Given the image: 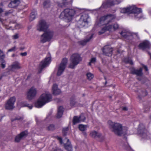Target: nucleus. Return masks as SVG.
<instances>
[{
	"label": "nucleus",
	"instance_id": "1",
	"mask_svg": "<svg viewBox=\"0 0 151 151\" xmlns=\"http://www.w3.org/2000/svg\"><path fill=\"white\" fill-rule=\"evenodd\" d=\"M48 27L49 25L45 21L42 20L39 21L37 29L40 31L44 32L40 38L41 41L43 43L50 41L53 36V32L48 29Z\"/></svg>",
	"mask_w": 151,
	"mask_h": 151
},
{
	"label": "nucleus",
	"instance_id": "2",
	"mask_svg": "<svg viewBox=\"0 0 151 151\" xmlns=\"http://www.w3.org/2000/svg\"><path fill=\"white\" fill-rule=\"evenodd\" d=\"M109 127L112 132L117 136H121L125 135L127 134V130L123 128L122 125L118 123H114L109 121Z\"/></svg>",
	"mask_w": 151,
	"mask_h": 151
},
{
	"label": "nucleus",
	"instance_id": "3",
	"mask_svg": "<svg viewBox=\"0 0 151 151\" xmlns=\"http://www.w3.org/2000/svg\"><path fill=\"white\" fill-rule=\"evenodd\" d=\"M52 100V96L49 93L47 92L42 94L39 99L35 104V107L40 108L46 103Z\"/></svg>",
	"mask_w": 151,
	"mask_h": 151
},
{
	"label": "nucleus",
	"instance_id": "4",
	"mask_svg": "<svg viewBox=\"0 0 151 151\" xmlns=\"http://www.w3.org/2000/svg\"><path fill=\"white\" fill-rule=\"evenodd\" d=\"M76 13L74 9H66L61 13L59 17L61 19H65L69 22L72 19Z\"/></svg>",
	"mask_w": 151,
	"mask_h": 151
},
{
	"label": "nucleus",
	"instance_id": "5",
	"mask_svg": "<svg viewBox=\"0 0 151 151\" xmlns=\"http://www.w3.org/2000/svg\"><path fill=\"white\" fill-rule=\"evenodd\" d=\"M116 16L114 14H107L101 17L99 19L98 24H107L111 22Z\"/></svg>",
	"mask_w": 151,
	"mask_h": 151
},
{
	"label": "nucleus",
	"instance_id": "6",
	"mask_svg": "<svg viewBox=\"0 0 151 151\" xmlns=\"http://www.w3.org/2000/svg\"><path fill=\"white\" fill-rule=\"evenodd\" d=\"M81 60V59L79 54L77 53L73 54L70 57V63L69 64V67L74 68Z\"/></svg>",
	"mask_w": 151,
	"mask_h": 151
},
{
	"label": "nucleus",
	"instance_id": "7",
	"mask_svg": "<svg viewBox=\"0 0 151 151\" xmlns=\"http://www.w3.org/2000/svg\"><path fill=\"white\" fill-rule=\"evenodd\" d=\"M137 133L142 138L148 139L147 136L149 134L147 130L145 129V125L142 123H140L137 128Z\"/></svg>",
	"mask_w": 151,
	"mask_h": 151
},
{
	"label": "nucleus",
	"instance_id": "8",
	"mask_svg": "<svg viewBox=\"0 0 151 151\" xmlns=\"http://www.w3.org/2000/svg\"><path fill=\"white\" fill-rule=\"evenodd\" d=\"M123 0H106L103 2L101 7L104 8L109 7L121 2Z\"/></svg>",
	"mask_w": 151,
	"mask_h": 151
},
{
	"label": "nucleus",
	"instance_id": "9",
	"mask_svg": "<svg viewBox=\"0 0 151 151\" xmlns=\"http://www.w3.org/2000/svg\"><path fill=\"white\" fill-rule=\"evenodd\" d=\"M51 61V59L50 57H46L44 60L42 61L39 65L38 73H40L43 68L49 65Z\"/></svg>",
	"mask_w": 151,
	"mask_h": 151
},
{
	"label": "nucleus",
	"instance_id": "10",
	"mask_svg": "<svg viewBox=\"0 0 151 151\" xmlns=\"http://www.w3.org/2000/svg\"><path fill=\"white\" fill-rule=\"evenodd\" d=\"M68 60L66 58H63L60 64L57 72V75H61L64 71L67 64Z\"/></svg>",
	"mask_w": 151,
	"mask_h": 151
},
{
	"label": "nucleus",
	"instance_id": "11",
	"mask_svg": "<svg viewBox=\"0 0 151 151\" xmlns=\"http://www.w3.org/2000/svg\"><path fill=\"white\" fill-rule=\"evenodd\" d=\"M133 14H134V18L138 19H139L142 17V15H139L140 13H142V10L141 8H138L135 5H133L132 7Z\"/></svg>",
	"mask_w": 151,
	"mask_h": 151
},
{
	"label": "nucleus",
	"instance_id": "12",
	"mask_svg": "<svg viewBox=\"0 0 151 151\" xmlns=\"http://www.w3.org/2000/svg\"><path fill=\"white\" fill-rule=\"evenodd\" d=\"M16 101V98L13 96L11 97L7 101L5 104V109L8 110H11L14 108V104Z\"/></svg>",
	"mask_w": 151,
	"mask_h": 151
},
{
	"label": "nucleus",
	"instance_id": "13",
	"mask_svg": "<svg viewBox=\"0 0 151 151\" xmlns=\"http://www.w3.org/2000/svg\"><path fill=\"white\" fill-rule=\"evenodd\" d=\"M37 93V89L34 87H32L28 91L27 94V98L29 100L33 99Z\"/></svg>",
	"mask_w": 151,
	"mask_h": 151
},
{
	"label": "nucleus",
	"instance_id": "14",
	"mask_svg": "<svg viewBox=\"0 0 151 151\" xmlns=\"http://www.w3.org/2000/svg\"><path fill=\"white\" fill-rule=\"evenodd\" d=\"M21 68L22 67L20 63L17 61H15L9 66L8 69L9 71H14L15 70H18Z\"/></svg>",
	"mask_w": 151,
	"mask_h": 151
},
{
	"label": "nucleus",
	"instance_id": "15",
	"mask_svg": "<svg viewBox=\"0 0 151 151\" xmlns=\"http://www.w3.org/2000/svg\"><path fill=\"white\" fill-rule=\"evenodd\" d=\"M103 53L106 56H111L112 54V48L109 45L104 46L103 49Z\"/></svg>",
	"mask_w": 151,
	"mask_h": 151
},
{
	"label": "nucleus",
	"instance_id": "16",
	"mask_svg": "<svg viewBox=\"0 0 151 151\" xmlns=\"http://www.w3.org/2000/svg\"><path fill=\"white\" fill-rule=\"evenodd\" d=\"M105 28L107 31L109 32H113L117 29L119 28V25L117 23H115L113 24H105Z\"/></svg>",
	"mask_w": 151,
	"mask_h": 151
},
{
	"label": "nucleus",
	"instance_id": "17",
	"mask_svg": "<svg viewBox=\"0 0 151 151\" xmlns=\"http://www.w3.org/2000/svg\"><path fill=\"white\" fill-rule=\"evenodd\" d=\"M133 74H136L138 77L137 78L139 81L141 80V76L143 75L142 68H140L139 69H135L133 68Z\"/></svg>",
	"mask_w": 151,
	"mask_h": 151
},
{
	"label": "nucleus",
	"instance_id": "18",
	"mask_svg": "<svg viewBox=\"0 0 151 151\" xmlns=\"http://www.w3.org/2000/svg\"><path fill=\"white\" fill-rule=\"evenodd\" d=\"M150 46L151 44L149 42L146 40L140 43L138 46V47L144 50L146 48L150 49Z\"/></svg>",
	"mask_w": 151,
	"mask_h": 151
},
{
	"label": "nucleus",
	"instance_id": "19",
	"mask_svg": "<svg viewBox=\"0 0 151 151\" xmlns=\"http://www.w3.org/2000/svg\"><path fill=\"white\" fill-rule=\"evenodd\" d=\"M11 1L8 5V7L10 8H15L17 7L20 3L19 0H10Z\"/></svg>",
	"mask_w": 151,
	"mask_h": 151
},
{
	"label": "nucleus",
	"instance_id": "20",
	"mask_svg": "<svg viewBox=\"0 0 151 151\" xmlns=\"http://www.w3.org/2000/svg\"><path fill=\"white\" fill-rule=\"evenodd\" d=\"M90 135L92 137L94 138H104V137L102 136L101 133L95 131H92L90 133Z\"/></svg>",
	"mask_w": 151,
	"mask_h": 151
},
{
	"label": "nucleus",
	"instance_id": "21",
	"mask_svg": "<svg viewBox=\"0 0 151 151\" xmlns=\"http://www.w3.org/2000/svg\"><path fill=\"white\" fill-rule=\"evenodd\" d=\"M27 134L28 132L26 131L22 132L16 137L15 138V141L17 142H19L23 137H25Z\"/></svg>",
	"mask_w": 151,
	"mask_h": 151
},
{
	"label": "nucleus",
	"instance_id": "22",
	"mask_svg": "<svg viewBox=\"0 0 151 151\" xmlns=\"http://www.w3.org/2000/svg\"><path fill=\"white\" fill-rule=\"evenodd\" d=\"M122 36L125 38L129 39V37L132 35V33L128 31L123 30L121 33Z\"/></svg>",
	"mask_w": 151,
	"mask_h": 151
},
{
	"label": "nucleus",
	"instance_id": "23",
	"mask_svg": "<svg viewBox=\"0 0 151 151\" xmlns=\"http://www.w3.org/2000/svg\"><path fill=\"white\" fill-rule=\"evenodd\" d=\"M121 12L123 13L131 14L132 13V8L131 6L124 8L121 9Z\"/></svg>",
	"mask_w": 151,
	"mask_h": 151
},
{
	"label": "nucleus",
	"instance_id": "24",
	"mask_svg": "<svg viewBox=\"0 0 151 151\" xmlns=\"http://www.w3.org/2000/svg\"><path fill=\"white\" fill-rule=\"evenodd\" d=\"M64 147L68 151H72V147L68 139H67V142L64 144Z\"/></svg>",
	"mask_w": 151,
	"mask_h": 151
},
{
	"label": "nucleus",
	"instance_id": "25",
	"mask_svg": "<svg viewBox=\"0 0 151 151\" xmlns=\"http://www.w3.org/2000/svg\"><path fill=\"white\" fill-rule=\"evenodd\" d=\"M64 111V109L63 106H60L58 109V113L57 117L58 118H60L62 117Z\"/></svg>",
	"mask_w": 151,
	"mask_h": 151
},
{
	"label": "nucleus",
	"instance_id": "26",
	"mask_svg": "<svg viewBox=\"0 0 151 151\" xmlns=\"http://www.w3.org/2000/svg\"><path fill=\"white\" fill-rule=\"evenodd\" d=\"M86 21L84 22L80 19V20L77 22L76 25L78 27L81 28L84 27L86 24H87Z\"/></svg>",
	"mask_w": 151,
	"mask_h": 151
},
{
	"label": "nucleus",
	"instance_id": "27",
	"mask_svg": "<svg viewBox=\"0 0 151 151\" xmlns=\"http://www.w3.org/2000/svg\"><path fill=\"white\" fill-rule=\"evenodd\" d=\"M93 36V35H91L88 38H87L81 41L80 42V44L82 45H85L87 42L89 41L92 38Z\"/></svg>",
	"mask_w": 151,
	"mask_h": 151
},
{
	"label": "nucleus",
	"instance_id": "28",
	"mask_svg": "<svg viewBox=\"0 0 151 151\" xmlns=\"http://www.w3.org/2000/svg\"><path fill=\"white\" fill-rule=\"evenodd\" d=\"M122 145L123 148L124 149L126 150L127 151H131V147L129 146L127 142H125L124 144H122Z\"/></svg>",
	"mask_w": 151,
	"mask_h": 151
},
{
	"label": "nucleus",
	"instance_id": "29",
	"mask_svg": "<svg viewBox=\"0 0 151 151\" xmlns=\"http://www.w3.org/2000/svg\"><path fill=\"white\" fill-rule=\"evenodd\" d=\"M36 12L35 11H34L32 12L30 14V21H32L35 19L36 18V16L37 15Z\"/></svg>",
	"mask_w": 151,
	"mask_h": 151
},
{
	"label": "nucleus",
	"instance_id": "30",
	"mask_svg": "<svg viewBox=\"0 0 151 151\" xmlns=\"http://www.w3.org/2000/svg\"><path fill=\"white\" fill-rule=\"evenodd\" d=\"M73 124L75 125L81 122V121L79 117L77 116H75L73 117Z\"/></svg>",
	"mask_w": 151,
	"mask_h": 151
},
{
	"label": "nucleus",
	"instance_id": "31",
	"mask_svg": "<svg viewBox=\"0 0 151 151\" xmlns=\"http://www.w3.org/2000/svg\"><path fill=\"white\" fill-rule=\"evenodd\" d=\"M124 61L127 63H129L131 65H132V61L131 59L129 57L125 58L124 59Z\"/></svg>",
	"mask_w": 151,
	"mask_h": 151
},
{
	"label": "nucleus",
	"instance_id": "32",
	"mask_svg": "<svg viewBox=\"0 0 151 151\" xmlns=\"http://www.w3.org/2000/svg\"><path fill=\"white\" fill-rule=\"evenodd\" d=\"M87 127V125L80 124L79 125L78 128L79 130L81 131H83L86 130Z\"/></svg>",
	"mask_w": 151,
	"mask_h": 151
},
{
	"label": "nucleus",
	"instance_id": "33",
	"mask_svg": "<svg viewBox=\"0 0 151 151\" xmlns=\"http://www.w3.org/2000/svg\"><path fill=\"white\" fill-rule=\"evenodd\" d=\"M88 18V15L84 14L82 15L80 18V19L83 20V21H86V23H88V21L87 20V19Z\"/></svg>",
	"mask_w": 151,
	"mask_h": 151
},
{
	"label": "nucleus",
	"instance_id": "34",
	"mask_svg": "<svg viewBox=\"0 0 151 151\" xmlns=\"http://www.w3.org/2000/svg\"><path fill=\"white\" fill-rule=\"evenodd\" d=\"M4 58H0V63H1V66L3 68H4L6 66V63Z\"/></svg>",
	"mask_w": 151,
	"mask_h": 151
},
{
	"label": "nucleus",
	"instance_id": "35",
	"mask_svg": "<svg viewBox=\"0 0 151 151\" xmlns=\"http://www.w3.org/2000/svg\"><path fill=\"white\" fill-rule=\"evenodd\" d=\"M87 78L89 80H91L94 77L93 75L90 73H88L86 74Z\"/></svg>",
	"mask_w": 151,
	"mask_h": 151
},
{
	"label": "nucleus",
	"instance_id": "36",
	"mask_svg": "<svg viewBox=\"0 0 151 151\" xmlns=\"http://www.w3.org/2000/svg\"><path fill=\"white\" fill-rule=\"evenodd\" d=\"M22 106L28 107L29 108V109H31L32 107V105H29L27 104L26 102H23L22 103Z\"/></svg>",
	"mask_w": 151,
	"mask_h": 151
},
{
	"label": "nucleus",
	"instance_id": "37",
	"mask_svg": "<svg viewBox=\"0 0 151 151\" xmlns=\"http://www.w3.org/2000/svg\"><path fill=\"white\" fill-rule=\"evenodd\" d=\"M48 130H53L55 129V126L52 124L50 125L47 128Z\"/></svg>",
	"mask_w": 151,
	"mask_h": 151
},
{
	"label": "nucleus",
	"instance_id": "38",
	"mask_svg": "<svg viewBox=\"0 0 151 151\" xmlns=\"http://www.w3.org/2000/svg\"><path fill=\"white\" fill-rule=\"evenodd\" d=\"M68 127H66L64 128L63 129L62 132L63 135L64 136H65L66 135L67 132L68 130Z\"/></svg>",
	"mask_w": 151,
	"mask_h": 151
},
{
	"label": "nucleus",
	"instance_id": "39",
	"mask_svg": "<svg viewBox=\"0 0 151 151\" xmlns=\"http://www.w3.org/2000/svg\"><path fill=\"white\" fill-rule=\"evenodd\" d=\"M106 30L105 27L102 28L101 30L99 32V35H101L104 33Z\"/></svg>",
	"mask_w": 151,
	"mask_h": 151
},
{
	"label": "nucleus",
	"instance_id": "40",
	"mask_svg": "<svg viewBox=\"0 0 151 151\" xmlns=\"http://www.w3.org/2000/svg\"><path fill=\"white\" fill-rule=\"evenodd\" d=\"M58 89V86L56 84H54L52 86V92L55 93V91H56L57 89Z\"/></svg>",
	"mask_w": 151,
	"mask_h": 151
},
{
	"label": "nucleus",
	"instance_id": "41",
	"mask_svg": "<svg viewBox=\"0 0 151 151\" xmlns=\"http://www.w3.org/2000/svg\"><path fill=\"white\" fill-rule=\"evenodd\" d=\"M50 5V2L49 1H45L44 3V6L46 7H48Z\"/></svg>",
	"mask_w": 151,
	"mask_h": 151
},
{
	"label": "nucleus",
	"instance_id": "42",
	"mask_svg": "<svg viewBox=\"0 0 151 151\" xmlns=\"http://www.w3.org/2000/svg\"><path fill=\"white\" fill-rule=\"evenodd\" d=\"M79 117L81 122L84 121L86 119L85 117L83 114L80 115Z\"/></svg>",
	"mask_w": 151,
	"mask_h": 151
},
{
	"label": "nucleus",
	"instance_id": "43",
	"mask_svg": "<svg viewBox=\"0 0 151 151\" xmlns=\"http://www.w3.org/2000/svg\"><path fill=\"white\" fill-rule=\"evenodd\" d=\"M96 59L95 58H93L91 59L89 63V65H91V63H94L96 61Z\"/></svg>",
	"mask_w": 151,
	"mask_h": 151
},
{
	"label": "nucleus",
	"instance_id": "44",
	"mask_svg": "<svg viewBox=\"0 0 151 151\" xmlns=\"http://www.w3.org/2000/svg\"><path fill=\"white\" fill-rule=\"evenodd\" d=\"M133 37H135L136 39H139V37L138 35V33H134L133 32Z\"/></svg>",
	"mask_w": 151,
	"mask_h": 151
},
{
	"label": "nucleus",
	"instance_id": "45",
	"mask_svg": "<svg viewBox=\"0 0 151 151\" xmlns=\"http://www.w3.org/2000/svg\"><path fill=\"white\" fill-rule=\"evenodd\" d=\"M55 93L53 92V94L55 95H58L61 92V91L60 89H57L56 91H55Z\"/></svg>",
	"mask_w": 151,
	"mask_h": 151
},
{
	"label": "nucleus",
	"instance_id": "46",
	"mask_svg": "<svg viewBox=\"0 0 151 151\" xmlns=\"http://www.w3.org/2000/svg\"><path fill=\"white\" fill-rule=\"evenodd\" d=\"M5 55L3 52L0 49V58H4Z\"/></svg>",
	"mask_w": 151,
	"mask_h": 151
},
{
	"label": "nucleus",
	"instance_id": "47",
	"mask_svg": "<svg viewBox=\"0 0 151 151\" xmlns=\"http://www.w3.org/2000/svg\"><path fill=\"white\" fill-rule=\"evenodd\" d=\"M23 119V117H22L17 116V117L14 119H12V121L13 122V121L16 120H21Z\"/></svg>",
	"mask_w": 151,
	"mask_h": 151
},
{
	"label": "nucleus",
	"instance_id": "48",
	"mask_svg": "<svg viewBox=\"0 0 151 151\" xmlns=\"http://www.w3.org/2000/svg\"><path fill=\"white\" fill-rule=\"evenodd\" d=\"M142 93V96L143 97L146 96L148 94V93L146 90H145L144 91H143Z\"/></svg>",
	"mask_w": 151,
	"mask_h": 151
},
{
	"label": "nucleus",
	"instance_id": "49",
	"mask_svg": "<svg viewBox=\"0 0 151 151\" xmlns=\"http://www.w3.org/2000/svg\"><path fill=\"white\" fill-rule=\"evenodd\" d=\"M15 49H16V47L14 46V47H12L11 49H9L8 50V52H12V51H14L15 50Z\"/></svg>",
	"mask_w": 151,
	"mask_h": 151
},
{
	"label": "nucleus",
	"instance_id": "50",
	"mask_svg": "<svg viewBox=\"0 0 151 151\" xmlns=\"http://www.w3.org/2000/svg\"><path fill=\"white\" fill-rule=\"evenodd\" d=\"M75 101L74 100H70V106H73L75 105Z\"/></svg>",
	"mask_w": 151,
	"mask_h": 151
},
{
	"label": "nucleus",
	"instance_id": "51",
	"mask_svg": "<svg viewBox=\"0 0 151 151\" xmlns=\"http://www.w3.org/2000/svg\"><path fill=\"white\" fill-rule=\"evenodd\" d=\"M144 109H145L144 110V112H147V111L149 110H150V108L148 106L147 107V108L145 106L144 107Z\"/></svg>",
	"mask_w": 151,
	"mask_h": 151
},
{
	"label": "nucleus",
	"instance_id": "52",
	"mask_svg": "<svg viewBox=\"0 0 151 151\" xmlns=\"http://www.w3.org/2000/svg\"><path fill=\"white\" fill-rule=\"evenodd\" d=\"M121 109L122 110L124 111H127L128 110V108L126 106L122 107Z\"/></svg>",
	"mask_w": 151,
	"mask_h": 151
},
{
	"label": "nucleus",
	"instance_id": "53",
	"mask_svg": "<svg viewBox=\"0 0 151 151\" xmlns=\"http://www.w3.org/2000/svg\"><path fill=\"white\" fill-rule=\"evenodd\" d=\"M57 139L59 140L60 143L62 144L63 143L62 139L61 137H57Z\"/></svg>",
	"mask_w": 151,
	"mask_h": 151
},
{
	"label": "nucleus",
	"instance_id": "54",
	"mask_svg": "<svg viewBox=\"0 0 151 151\" xmlns=\"http://www.w3.org/2000/svg\"><path fill=\"white\" fill-rule=\"evenodd\" d=\"M142 67L145 71H147L148 70L147 66L144 65H142Z\"/></svg>",
	"mask_w": 151,
	"mask_h": 151
},
{
	"label": "nucleus",
	"instance_id": "55",
	"mask_svg": "<svg viewBox=\"0 0 151 151\" xmlns=\"http://www.w3.org/2000/svg\"><path fill=\"white\" fill-rule=\"evenodd\" d=\"M20 55L22 56H26L27 55V52H22L20 53Z\"/></svg>",
	"mask_w": 151,
	"mask_h": 151
},
{
	"label": "nucleus",
	"instance_id": "56",
	"mask_svg": "<svg viewBox=\"0 0 151 151\" xmlns=\"http://www.w3.org/2000/svg\"><path fill=\"white\" fill-rule=\"evenodd\" d=\"M13 12V10H10L8 11L7 12H6L5 13L6 15H7L9 14H10L12 13Z\"/></svg>",
	"mask_w": 151,
	"mask_h": 151
},
{
	"label": "nucleus",
	"instance_id": "57",
	"mask_svg": "<svg viewBox=\"0 0 151 151\" xmlns=\"http://www.w3.org/2000/svg\"><path fill=\"white\" fill-rule=\"evenodd\" d=\"M19 37L18 34H16L13 36V38L14 39H16L18 38Z\"/></svg>",
	"mask_w": 151,
	"mask_h": 151
},
{
	"label": "nucleus",
	"instance_id": "58",
	"mask_svg": "<svg viewBox=\"0 0 151 151\" xmlns=\"http://www.w3.org/2000/svg\"><path fill=\"white\" fill-rule=\"evenodd\" d=\"M54 151H62V150L60 149L57 148L54 150Z\"/></svg>",
	"mask_w": 151,
	"mask_h": 151
},
{
	"label": "nucleus",
	"instance_id": "59",
	"mask_svg": "<svg viewBox=\"0 0 151 151\" xmlns=\"http://www.w3.org/2000/svg\"><path fill=\"white\" fill-rule=\"evenodd\" d=\"M138 98L139 99H140L141 98L140 96H138Z\"/></svg>",
	"mask_w": 151,
	"mask_h": 151
},
{
	"label": "nucleus",
	"instance_id": "60",
	"mask_svg": "<svg viewBox=\"0 0 151 151\" xmlns=\"http://www.w3.org/2000/svg\"><path fill=\"white\" fill-rule=\"evenodd\" d=\"M83 134L85 136L86 135V133L85 132H83Z\"/></svg>",
	"mask_w": 151,
	"mask_h": 151
},
{
	"label": "nucleus",
	"instance_id": "61",
	"mask_svg": "<svg viewBox=\"0 0 151 151\" xmlns=\"http://www.w3.org/2000/svg\"><path fill=\"white\" fill-rule=\"evenodd\" d=\"M99 70L101 72H102V71L101 70L100 68H99Z\"/></svg>",
	"mask_w": 151,
	"mask_h": 151
},
{
	"label": "nucleus",
	"instance_id": "62",
	"mask_svg": "<svg viewBox=\"0 0 151 151\" xmlns=\"http://www.w3.org/2000/svg\"><path fill=\"white\" fill-rule=\"evenodd\" d=\"M107 83V82L106 81H105V85H106V84Z\"/></svg>",
	"mask_w": 151,
	"mask_h": 151
},
{
	"label": "nucleus",
	"instance_id": "63",
	"mask_svg": "<svg viewBox=\"0 0 151 151\" xmlns=\"http://www.w3.org/2000/svg\"><path fill=\"white\" fill-rule=\"evenodd\" d=\"M104 79L106 80V77L105 76H104Z\"/></svg>",
	"mask_w": 151,
	"mask_h": 151
},
{
	"label": "nucleus",
	"instance_id": "64",
	"mask_svg": "<svg viewBox=\"0 0 151 151\" xmlns=\"http://www.w3.org/2000/svg\"><path fill=\"white\" fill-rule=\"evenodd\" d=\"M150 118L151 120V115L150 116Z\"/></svg>",
	"mask_w": 151,
	"mask_h": 151
}]
</instances>
